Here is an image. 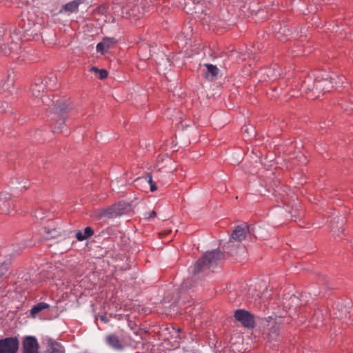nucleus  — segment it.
Listing matches in <instances>:
<instances>
[{"mask_svg":"<svg viewBox=\"0 0 353 353\" xmlns=\"http://www.w3.org/2000/svg\"><path fill=\"white\" fill-rule=\"evenodd\" d=\"M332 79L327 72L315 77L308 76L303 81L301 90L305 92L308 99L314 100L324 92L330 91L333 88Z\"/></svg>","mask_w":353,"mask_h":353,"instance_id":"f257e3e1","label":"nucleus"},{"mask_svg":"<svg viewBox=\"0 0 353 353\" xmlns=\"http://www.w3.org/2000/svg\"><path fill=\"white\" fill-rule=\"evenodd\" d=\"M223 254L219 250H213L207 252L204 256L198 260L193 267L192 272L194 276L206 270H211L217 265L218 263L221 260Z\"/></svg>","mask_w":353,"mask_h":353,"instance_id":"f03ea898","label":"nucleus"},{"mask_svg":"<svg viewBox=\"0 0 353 353\" xmlns=\"http://www.w3.org/2000/svg\"><path fill=\"white\" fill-rule=\"evenodd\" d=\"M262 230L260 226L247 225L236 226L231 235L230 242H228V245H226V249L232 246L234 241L241 242L243 240L245 239L248 234L252 235L255 238L265 237V235L262 234Z\"/></svg>","mask_w":353,"mask_h":353,"instance_id":"7ed1b4c3","label":"nucleus"},{"mask_svg":"<svg viewBox=\"0 0 353 353\" xmlns=\"http://www.w3.org/2000/svg\"><path fill=\"white\" fill-rule=\"evenodd\" d=\"M130 209V205L125 202H119L112 206L105 208H99L92 213V216L96 219L102 218L113 219L126 213Z\"/></svg>","mask_w":353,"mask_h":353,"instance_id":"20e7f679","label":"nucleus"},{"mask_svg":"<svg viewBox=\"0 0 353 353\" xmlns=\"http://www.w3.org/2000/svg\"><path fill=\"white\" fill-rule=\"evenodd\" d=\"M353 309L347 304L338 303L333 310L334 318L343 320L347 323V320L353 316Z\"/></svg>","mask_w":353,"mask_h":353,"instance_id":"39448f33","label":"nucleus"},{"mask_svg":"<svg viewBox=\"0 0 353 353\" xmlns=\"http://www.w3.org/2000/svg\"><path fill=\"white\" fill-rule=\"evenodd\" d=\"M10 38L12 41L10 46L3 45L0 47L1 52L6 56L18 53L21 48V37L19 33L16 32L12 33Z\"/></svg>","mask_w":353,"mask_h":353,"instance_id":"423d86ee","label":"nucleus"},{"mask_svg":"<svg viewBox=\"0 0 353 353\" xmlns=\"http://www.w3.org/2000/svg\"><path fill=\"white\" fill-rule=\"evenodd\" d=\"M19 347L17 337H7L0 339V353H17Z\"/></svg>","mask_w":353,"mask_h":353,"instance_id":"0eeeda50","label":"nucleus"},{"mask_svg":"<svg viewBox=\"0 0 353 353\" xmlns=\"http://www.w3.org/2000/svg\"><path fill=\"white\" fill-rule=\"evenodd\" d=\"M234 316L245 327L252 328L254 325V316L247 310H237L234 312Z\"/></svg>","mask_w":353,"mask_h":353,"instance_id":"6e6552de","label":"nucleus"},{"mask_svg":"<svg viewBox=\"0 0 353 353\" xmlns=\"http://www.w3.org/2000/svg\"><path fill=\"white\" fill-rule=\"evenodd\" d=\"M23 353H39V343L37 339L32 336H26L23 341Z\"/></svg>","mask_w":353,"mask_h":353,"instance_id":"1a4fd4ad","label":"nucleus"},{"mask_svg":"<svg viewBox=\"0 0 353 353\" xmlns=\"http://www.w3.org/2000/svg\"><path fill=\"white\" fill-rule=\"evenodd\" d=\"M46 89H47V88L44 85L43 79L41 77H38L34 79V83L32 84L30 91L34 98L39 99L43 96V92Z\"/></svg>","mask_w":353,"mask_h":353,"instance_id":"9d476101","label":"nucleus"},{"mask_svg":"<svg viewBox=\"0 0 353 353\" xmlns=\"http://www.w3.org/2000/svg\"><path fill=\"white\" fill-rule=\"evenodd\" d=\"M105 341L109 347L117 351H122L125 347L123 341L114 334L107 335Z\"/></svg>","mask_w":353,"mask_h":353,"instance_id":"9b49d317","label":"nucleus"},{"mask_svg":"<svg viewBox=\"0 0 353 353\" xmlns=\"http://www.w3.org/2000/svg\"><path fill=\"white\" fill-rule=\"evenodd\" d=\"M45 343L47 346L46 353H63V347L51 338H46Z\"/></svg>","mask_w":353,"mask_h":353,"instance_id":"f8f14e48","label":"nucleus"},{"mask_svg":"<svg viewBox=\"0 0 353 353\" xmlns=\"http://www.w3.org/2000/svg\"><path fill=\"white\" fill-rule=\"evenodd\" d=\"M115 43L114 39L105 38L103 41L97 45V51L101 53L102 54L107 52V51L112 48Z\"/></svg>","mask_w":353,"mask_h":353,"instance_id":"ddd939ff","label":"nucleus"},{"mask_svg":"<svg viewBox=\"0 0 353 353\" xmlns=\"http://www.w3.org/2000/svg\"><path fill=\"white\" fill-rule=\"evenodd\" d=\"M204 66L206 67L207 70L204 72V76L208 80H214L219 73V69L214 65L210 63H205Z\"/></svg>","mask_w":353,"mask_h":353,"instance_id":"4468645a","label":"nucleus"},{"mask_svg":"<svg viewBox=\"0 0 353 353\" xmlns=\"http://www.w3.org/2000/svg\"><path fill=\"white\" fill-rule=\"evenodd\" d=\"M71 106L68 104L65 101H56V104L53 108V111L63 117V115L71 110Z\"/></svg>","mask_w":353,"mask_h":353,"instance_id":"2eb2a0df","label":"nucleus"},{"mask_svg":"<svg viewBox=\"0 0 353 353\" xmlns=\"http://www.w3.org/2000/svg\"><path fill=\"white\" fill-rule=\"evenodd\" d=\"M44 85L47 89H55L57 87V78L55 74H50L45 79H43Z\"/></svg>","mask_w":353,"mask_h":353,"instance_id":"dca6fc26","label":"nucleus"},{"mask_svg":"<svg viewBox=\"0 0 353 353\" xmlns=\"http://www.w3.org/2000/svg\"><path fill=\"white\" fill-rule=\"evenodd\" d=\"M50 307V305L41 302L35 305H34L31 310H30V314L32 317H35V316L39 314L40 312H41L43 310L48 309Z\"/></svg>","mask_w":353,"mask_h":353,"instance_id":"f3484780","label":"nucleus"},{"mask_svg":"<svg viewBox=\"0 0 353 353\" xmlns=\"http://www.w3.org/2000/svg\"><path fill=\"white\" fill-rule=\"evenodd\" d=\"M93 234V230L90 227H86L84 230L83 233L81 231H79L78 232H77L76 237L79 241H82L92 236Z\"/></svg>","mask_w":353,"mask_h":353,"instance_id":"a211bd4d","label":"nucleus"},{"mask_svg":"<svg viewBox=\"0 0 353 353\" xmlns=\"http://www.w3.org/2000/svg\"><path fill=\"white\" fill-rule=\"evenodd\" d=\"M82 3L83 0L72 1L65 5L64 9L65 11H68L70 12H77L78 10L79 5Z\"/></svg>","mask_w":353,"mask_h":353,"instance_id":"6ab92c4d","label":"nucleus"},{"mask_svg":"<svg viewBox=\"0 0 353 353\" xmlns=\"http://www.w3.org/2000/svg\"><path fill=\"white\" fill-rule=\"evenodd\" d=\"M41 103L39 104V105L43 104L44 106H46L47 108H51L53 110V108L54 107L56 104V101H54L53 99H51L49 96L48 95H43L42 97L39 99H38V102H40Z\"/></svg>","mask_w":353,"mask_h":353,"instance_id":"aec40b11","label":"nucleus"},{"mask_svg":"<svg viewBox=\"0 0 353 353\" xmlns=\"http://www.w3.org/2000/svg\"><path fill=\"white\" fill-rule=\"evenodd\" d=\"M324 319L320 310L316 311L312 318V323L316 327L321 326L323 324Z\"/></svg>","mask_w":353,"mask_h":353,"instance_id":"412c9836","label":"nucleus"},{"mask_svg":"<svg viewBox=\"0 0 353 353\" xmlns=\"http://www.w3.org/2000/svg\"><path fill=\"white\" fill-rule=\"evenodd\" d=\"M14 85V77L9 74L6 77V79L3 82L1 81L0 87L2 88L4 90H8L10 88H12Z\"/></svg>","mask_w":353,"mask_h":353,"instance_id":"4be33fe9","label":"nucleus"},{"mask_svg":"<svg viewBox=\"0 0 353 353\" xmlns=\"http://www.w3.org/2000/svg\"><path fill=\"white\" fill-rule=\"evenodd\" d=\"M90 70L95 72L96 74H99V77L101 79H103L108 77V72L105 70H100L96 67H92Z\"/></svg>","mask_w":353,"mask_h":353,"instance_id":"5701e85b","label":"nucleus"},{"mask_svg":"<svg viewBox=\"0 0 353 353\" xmlns=\"http://www.w3.org/2000/svg\"><path fill=\"white\" fill-rule=\"evenodd\" d=\"M332 77L333 78L332 80L333 86L335 85L338 87L343 83V80L345 79L343 76H335Z\"/></svg>","mask_w":353,"mask_h":353,"instance_id":"b1692460","label":"nucleus"},{"mask_svg":"<svg viewBox=\"0 0 353 353\" xmlns=\"http://www.w3.org/2000/svg\"><path fill=\"white\" fill-rule=\"evenodd\" d=\"M145 180L150 184L151 192H154L157 189L156 184L152 181V176L150 174L145 176Z\"/></svg>","mask_w":353,"mask_h":353,"instance_id":"393cba45","label":"nucleus"},{"mask_svg":"<svg viewBox=\"0 0 353 353\" xmlns=\"http://www.w3.org/2000/svg\"><path fill=\"white\" fill-rule=\"evenodd\" d=\"M8 263H4L2 264L1 266H0V276L4 275V274L8 271Z\"/></svg>","mask_w":353,"mask_h":353,"instance_id":"a878e982","label":"nucleus"},{"mask_svg":"<svg viewBox=\"0 0 353 353\" xmlns=\"http://www.w3.org/2000/svg\"><path fill=\"white\" fill-rule=\"evenodd\" d=\"M44 232L46 233V234L49 235V236H48V237H54L57 234V231L55 229H52V230H50L48 228H45Z\"/></svg>","mask_w":353,"mask_h":353,"instance_id":"bb28decb","label":"nucleus"},{"mask_svg":"<svg viewBox=\"0 0 353 353\" xmlns=\"http://www.w3.org/2000/svg\"><path fill=\"white\" fill-rule=\"evenodd\" d=\"M181 287L183 289L188 290L191 287H192V283H190V280L187 279L183 282Z\"/></svg>","mask_w":353,"mask_h":353,"instance_id":"cd10ccee","label":"nucleus"},{"mask_svg":"<svg viewBox=\"0 0 353 353\" xmlns=\"http://www.w3.org/2000/svg\"><path fill=\"white\" fill-rule=\"evenodd\" d=\"M8 107V104L6 102L0 101V111L5 112Z\"/></svg>","mask_w":353,"mask_h":353,"instance_id":"c85d7f7f","label":"nucleus"},{"mask_svg":"<svg viewBox=\"0 0 353 353\" xmlns=\"http://www.w3.org/2000/svg\"><path fill=\"white\" fill-rule=\"evenodd\" d=\"M267 72V74H268V77H270V76L271 75V77H272V78H276L278 76H279V75H280L279 72H278V73H277V74H274V73L272 71V70H271V69H268V70H267V72Z\"/></svg>","mask_w":353,"mask_h":353,"instance_id":"c756f323","label":"nucleus"},{"mask_svg":"<svg viewBox=\"0 0 353 353\" xmlns=\"http://www.w3.org/2000/svg\"><path fill=\"white\" fill-rule=\"evenodd\" d=\"M65 122V117H63L62 119H59L57 123L59 124V127L58 128L60 130V131L61 132L62 131V125Z\"/></svg>","mask_w":353,"mask_h":353,"instance_id":"7c9ffc66","label":"nucleus"},{"mask_svg":"<svg viewBox=\"0 0 353 353\" xmlns=\"http://www.w3.org/2000/svg\"><path fill=\"white\" fill-rule=\"evenodd\" d=\"M157 215L156 212L152 210L148 214V216H147L148 219L155 217Z\"/></svg>","mask_w":353,"mask_h":353,"instance_id":"2f4dec72","label":"nucleus"},{"mask_svg":"<svg viewBox=\"0 0 353 353\" xmlns=\"http://www.w3.org/2000/svg\"><path fill=\"white\" fill-rule=\"evenodd\" d=\"M291 299L292 301H296L297 298L296 296H292V297H291Z\"/></svg>","mask_w":353,"mask_h":353,"instance_id":"473e14b6","label":"nucleus"},{"mask_svg":"<svg viewBox=\"0 0 353 353\" xmlns=\"http://www.w3.org/2000/svg\"><path fill=\"white\" fill-rule=\"evenodd\" d=\"M1 29H3V28H0V37H1V35H2V30H1Z\"/></svg>","mask_w":353,"mask_h":353,"instance_id":"72a5a7b5","label":"nucleus"},{"mask_svg":"<svg viewBox=\"0 0 353 353\" xmlns=\"http://www.w3.org/2000/svg\"><path fill=\"white\" fill-rule=\"evenodd\" d=\"M277 332H277V330H274V333L275 336H276V335H277V334H278Z\"/></svg>","mask_w":353,"mask_h":353,"instance_id":"f704fd0d","label":"nucleus"},{"mask_svg":"<svg viewBox=\"0 0 353 353\" xmlns=\"http://www.w3.org/2000/svg\"><path fill=\"white\" fill-rule=\"evenodd\" d=\"M230 254H236V252H233V251H232V250H231V251H230Z\"/></svg>","mask_w":353,"mask_h":353,"instance_id":"c9c22d12","label":"nucleus"},{"mask_svg":"<svg viewBox=\"0 0 353 353\" xmlns=\"http://www.w3.org/2000/svg\"><path fill=\"white\" fill-rule=\"evenodd\" d=\"M332 231L335 234L336 231L334 230V228H332Z\"/></svg>","mask_w":353,"mask_h":353,"instance_id":"e433bc0d","label":"nucleus"},{"mask_svg":"<svg viewBox=\"0 0 353 353\" xmlns=\"http://www.w3.org/2000/svg\"><path fill=\"white\" fill-rule=\"evenodd\" d=\"M243 252H244V248H240Z\"/></svg>","mask_w":353,"mask_h":353,"instance_id":"4c0bfd02","label":"nucleus"}]
</instances>
